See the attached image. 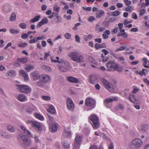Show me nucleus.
Masks as SVG:
<instances>
[{"mask_svg": "<svg viewBox=\"0 0 149 149\" xmlns=\"http://www.w3.org/2000/svg\"><path fill=\"white\" fill-rule=\"evenodd\" d=\"M102 53H104L105 55H107L108 53V52L106 49H104L102 50Z\"/></svg>", "mask_w": 149, "mask_h": 149, "instance_id": "nucleus-63", "label": "nucleus"}, {"mask_svg": "<svg viewBox=\"0 0 149 149\" xmlns=\"http://www.w3.org/2000/svg\"><path fill=\"white\" fill-rule=\"evenodd\" d=\"M81 25V23H78L76 24L74 26L73 28L72 29L73 30L75 31H76L77 30V26H79Z\"/></svg>", "mask_w": 149, "mask_h": 149, "instance_id": "nucleus-54", "label": "nucleus"}, {"mask_svg": "<svg viewBox=\"0 0 149 149\" xmlns=\"http://www.w3.org/2000/svg\"><path fill=\"white\" fill-rule=\"evenodd\" d=\"M98 77L96 75H93L90 76L89 81L93 84H95L97 81Z\"/></svg>", "mask_w": 149, "mask_h": 149, "instance_id": "nucleus-13", "label": "nucleus"}, {"mask_svg": "<svg viewBox=\"0 0 149 149\" xmlns=\"http://www.w3.org/2000/svg\"><path fill=\"white\" fill-rule=\"evenodd\" d=\"M112 100L111 99V97L107 98L105 100L104 103L105 104H108L109 103H111L112 102Z\"/></svg>", "mask_w": 149, "mask_h": 149, "instance_id": "nucleus-48", "label": "nucleus"}, {"mask_svg": "<svg viewBox=\"0 0 149 149\" xmlns=\"http://www.w3.org/2000/svg\"><path fill=\"white\" fill-rule=\"evenodd\" d=\"M34 110V109L27 106H23L22 108V111L26 112L29 114L31 113Z\"/></svg>", "mask_w": 149, "mask_h": 149, "instance_id": "nucleus-14", "label": "nucleus"}, {"mask_svg": "<svg viewBox=\"0 0 149 149\" xmlns=\"http://www.w3.org/2000/svg\"><path fill=\"white\" fill-rule=\"evenodd\" d=\"M19 27L22 29H25L26 27V24L24 23H20L19 24Z\"/></svg>", "mask_w": 149, "mask_h": 149, "instance_id": "nucleus-44", "label": "nucleus"}, {"mask_svg": "<svg viewBox=\"0 0 149 149\" xmlns=\"http://www.w3.org/2000/svg\"><path fill=\"white\" fill-rule=\"evenodd\" d=\"M10 33L13 34H16L19 33V30L13 28L10 29Z\"/></svg>", "mask_w": 149, "mask_h": 149, "instance_id": "nucleus-39", "label": "nucleus"}, {"mask_svg": "<svg viewBox=\"0 0 149 149\" xmlns=\"http://www.w3.org/2000/svg\"><path fill=\"white\" fill-rule=\"evenodd\" d=\"M67 79L68 81L71 83H77L79 82V80L77 78L72 76L68 77Z\"/></svg>", "mask_w": 149, "mask_h": 149, "instance_id": "nucleus-16", "label": "nucleus"}, {"mask_svg": "<svg viewBox=\"0 0 149 149\" xmlns=\"http://www.w3.org/2000/svg\"><path fill=\"white\" fill-rule=\"evenodd\" d=\"M63 135L65 137H69L71 136V132L70 131H68L65 129L63 134Z\"/></svg>", "mask_w": 149, "mask_h": 149, "instance_id": "nucleus-27", "label": "nucleus"}, {"mask_svg": "<svg viewBox=\"0 0 149 149\" xmlns=\"http://www.w3.org/2000/svg\"><path fill=\"white\" fill-rule=\"evenodd\" d=\"M56 60H54L53 57H51L50 58L52 62L55 63H60L61 64L59 66V68L60 70L62 72H66L69 68V63L67 61H63L61 59L60 60L59 58L58 57H56Z\"/></svg>", "mask_w": 149, "mask_h": 149, "instance_id": "nucleus-1", "label": "nucleus"}, {"mask_svg": "<svg viewBox=\"0 0 149 149\" xmlns=\"http://www.w3.org/2000/svg\"><path fill=\"white\" fill-rule=\"evenodd\" d=\"M134 8L133 7L131 6H127L125 8V10L127 12H132L134 10Z\"/></svg>", "mask_w": 149, "mask_h": 149, "instance_id": "nucleus-37", "label": "nucleus"}, {"mask_svg": "<svg viewBox=\"0 0 149 149\" xmlns=\"http://www.w3.org/2000/svg\"><path fill=\"white\" fill-rule=\"evenodd\" d=\"M130 100L132 102L134 103H137L138 101L135 97V95L133 94H130L129 96Z\"/></svg>", "mask_w": 149, "mask_h": 149, "instance_id": "nucleus-24", "label": "nucleus"}, {"mask_svg": "<svg viewBox=\"0 0 149 149\" xmlns=\"http://www.w3.org/2000/svg\"><path fill=\"white\" fill-rule=\"evenodd\" d=\"M24 133L28 136H31V134L30 132L28 130L26 129L23 131Z\"/></svg>", "mask_w": 149, "mask_h": 149, "instance_id": "nucleus-45", "label": "nucleus"}, {"mask_svg": "<svg viewBox=\"0 0 149 149\" xmlns=\"http://www.w3.org/2000/svg\"><path fill=\"white\" fill-rule=\"evenodd\" d=\"M143 64L145 67V66H147L146 65V64H147L148 62V59L146 58H143Z\"/></svg>", "mask_w": 149, "mask_h": 149, "instance_id": "nucleus-47", "label": "nucleus"}, {"mask_svg": "<svg viewBox=\"0 0 149 149\" xmlns=\"http://www.w3.org/2000/svg\"><path fill=\"white\" fill-rule=\"evenodd\" d=\"M107 67L109 71H111L116 69L117 66V65L114 63L109 61L107 65Z\"/></svg>", "mask_w": 149, "mask_h": 149, "instance_id": "nucleus-11", "label": "nucleus"}, {"mask_svg": "<svg viewBox=\"0 0 149 149\" xmlns=\"http://www.w3.org/2000/svg\"><path fill=\"white\" fill-rule=\"evenodd\" d=\"M48 111L49 113L52 114H54L55 112V110L54 107L52 106L50 107L48 110Z\"/></svg>", "mask_w": 149, "mask_h": 149, "instance_id": "nucleus-35", "label": "nucleus"}, {"mask_svg": "<svg viewBox=\"0 0 149 149\" xmlns=\"http://www.w3.org/2000/svg\"><path fill=\"white\" fill-rule=\"evenodd\" d=\"M17 61L22 63H25L27 62L28 59L27 57H25L22 58H18L17 59Z\"/></svg>", "mask_w": 149, "mask_h": 149, "instance_id": "nucleus-31", "label": "nucleus"}, {"mask_svg": "<svg viewBox=\"0 0 149 149\" xmlns=\"http://www.w3.org/2000/svg\"><path fill=\"white\" fill-rule=\"evenodd\" d=\"M118 37L122 36L123 38H126L127 37V34L125 32L122 33H119L118 34Z\"/></svg>", "mask_w": 149, "mask_h": 149, "instance_id": "nucleus-41", "label": "nucleus"}, {"mask_svg": "<svg viewBox=\"0 0 149 149\" xmlns=\"http://www.w3.org/2000/svg\"><path fill=\"white\" fill-rule=\"evenodd\" d=\"M100 24L99 23H97L96 24L95 29V31L97 32H101L105 30V28L104 27H100Z\"/></svg>", "mask_w": 149, "mask_h": 149, "instance_id": "nucleus-19", "label": "nucleus"}, {"mask_svg": "<svg viewBox=\"0 0 149 149\" xmlns=\"http://www.w3.org/2000/svg\"><path fill=\"white\" fill-rule=\"evenodd\" d=\"M145 70L144 69H142L141 71L139 72V74H140L141 76H143V75H146V72H144V70Z\"/></svg>", "mask_w": 149, "mask_h": 149, "instance_id": "nucleus-56", "label": "nucleus"}, {"mask_svg": "<svg viewBox=\"0 0 149 149\" xmlns=\"http://www.w3.org/2000/svg\"><path fill=\"white\" fill-rule=\"evenodd\" d=\"M88 60L89 62L91 64H95L96 62L94 59L91 57H89L88 58Z\"/></svg>", "mask_w": 149, "mask_h": 149, "instance_id": "nucleus-40", "label": "nucleus"}, {"mask_svg": "<svg viewBox=\"0 0 149 149\" xmlns=\"http://www.w3.org/2000/svg\"><path fill=\"white\" fill-rule=\"evenodd\" d=\"M19 136L22 138V142L21 144L24 148L27 149L28 147L31 145L32 142L30 139L28 138L26 136L22 134H20Z\"/></svg>", "mask_w": 149, "mask_h": 149, "instance_id": "nucleus-4", "label": "nucleus"}, {"mask_svg": "<svg viewBox=\"0 0 149 149\" xmlns=\"http://www.w3.org/2000/svg\"><path fill=\"white\" fill-rule=\"evenodd\" d=\"M16 86L17 89L20 92L28 93L31 91V88L27 85L16 84Z\"/></svg>", "mask_w": 149, "mask_h": 149, "instance_id": "nucleus-5", "label": "nucleus"}, {"mask_svg": "<svg viewBox=\"0 0 149 149\" xmlns=\"http://www.w3.org/2000/svg\"><path fill=\"white\" fill-rule=\"evenodd\" d=\"M27 45V44L25 42L24 43L19 44L18 45V46L20 47H26V46Z\"/></svg>", "mask_w": 149, "mask_h": 149, "instance_id": "nucleus-58", "label": "nucleus"}, {"mask_svg": "<svg viewBox=\"0 0 149 149\" xmlns=\"http://www.w3.org/2000/svg\"><path fill=\"white\" fill-rule=\"evenodd\" d=\"M126 47H120L116 49L115 51L116 52H118L120 51H122Z\"/></svg>", "mask_w": 149, "mask_h": 149, "instance_id": "nucleus-52", "label": "nucleus"}, {"mask_svg": "<svg viewBox=\"0 0 149 149\" xmlns=\"http://www.w3.org/2000/svg\"><path fill=\"white\" fill-rule=\"evenodd\" d=\"M148 129V126L146 125H143L141 127V130L142 131H145Z\"/></svg>", "mask_w": 149, "mask_h": 149, "instance_id": "nucleus-50", "label": "nucleus"}, {"mask_svg": "<svg viewBox=\"0 0 149 149\" xmlns=\"http://www.w3.org/2000/svg\"><path fill=\"white\" fill-rule=\"evenodd\" d=\"M16 98L19 101L21 102H23L27 100L26 96L22 94H19L17 96Z\"/></svg>", "mask_w": 149, "mask_h": 149, "instance_id": "nucleus-18", "label": "nucleus"}, {"mask_svg": "<svg viewBox=\"0 0 149 149\" xmlns=\"http://www.w3.org/2000/svg\"><path fill=\"white\" fill-rule=\"evenodd\" d=\"M95 101L92 99L87 97L85 101L86 104L88 106H91L95 104Z\"/></svg>", "mask_w": 149, "mask_h": 149, "instance_id": "nucleus-15", "label": "nucleus"}, {"mask_svg": "<svg viewBox=\"0 0 149 149\" xmlns=\"http://www.w3.org/2000/svg\"><path fill=\"white\" fill-rule=\"evenodd\" d=\"M51 80V78L49 75L43 74L40 75V80L36 82V84L39 87H43L45 86L46 84L50 82Z\"/></svg>", "mask_w": 149, "mask_h": 149, "instance_id": "nucleus-3", "label": "nucleus"}, {"mask_svg": "<svg viewBox=\"0 0 149 149\" xmlns=\"http://www.w3.org/2000/svg\"><path fill=\"white\" fill-rule=\"evenodd\" d=\"M139 91V89H138L137 88H135L133 89V91H132V92L133 93H136Z\"/></svg>", "mask_w": 149, "mask_h": 149, "instance_id": "nucleus-64", "label": "nucleus"}, {"mask_svg": "<svg viewBox=\"0 0 149 149\" xmlns=\"http://www.w3.org/2000/svg\"><path fill=\"white\" fill-rule=\"evenodd\" d=\"M34 68V66L31 65H28L26 68V70L27 72H29L33 70Z\"/></svg>", "mask_w": 149, "mask_h": 149, "instance_id": "nucleus-33", "label": "nucleus"}, {"mask_svg": "<svg viewBox=\"0 0 149 149\" xmlns=\"http://www.w3.org/2000/svg\"><path fill=\"white\" fill-rule=\"evenodd\" d=\"M90 119L93 123L94 129H97L100 126L99 121L98 118L95 115H92L90 116Z\"/></svg>", "mask_w": 149, "mask_h": 149, "instance_id": "nucleus-9", "label": "nucleus"}, {"mask_svg": "<svg viewBox=\"0 0 149 149\" xmlns=\"http://www.w3.org/2000/svg\"><path fill=\"white\" fill-rule=\"evenodd\" d=\"M102 83L105 88L108 91L113 92L114 91V85L111 83L109 82L108 81L104 79L102 80Z\"/></svg>", "mask_w": 149, "mask_h": 149, "instance_id": "nucleus-6", "label": "nucleus"}, {"mask_svg": "<svg viewBox=\"0 0 149 149\" xmlns=\"http://www.w3.org/2000/svg\"><path fill=\"white\" fill-rule=\"evenodd\" d=\"M34 116L36 118L41 120H43L44 119L43 117L38 113H35Z\"/></svg>", "mask_w": 149, "mask_h": 149, "instance_id": "nucleus-30", "label": "nucleus"}, {"mask_svg": "<svg viewBox=\"0 0 149 149\" xmlns=\"http://www.w3.org/2000/svg\"><path fill=\"white\" fill-rule=\"evenodd\" d=\"M64 37L67 39H69L71 38L70 35L68 33H66L64 35Z\"/></svg>", "mask_w": 149, "mask_h": 149, "instance_id": "nucleus-59", "label": "nucleus"}, {"mask_svg": "<svg viewBox=\"0 0 149 149\" xmlns=\"http://www.w3.org/2000/svg\"><path fill=\"white\" fill-rule=\"evenodd\" d=\"M32 75L33 77V79L36 81L39 78L40 79V75L39 74V73L38 71H35L32 73Z\"/></svg>", "mask_w": 149, "mask_h": 149, "instance_id": "nucleus-23", "label": "nucleus"}, {"mask_svg": "<svg viewBox=\"0 0 149 149\" xmlns=\"http://www.w3.org/2000/svg\"><path fill=\"white\" fill-rule=\"evenodd\" d=\"M6 129L9 132L13 133L16 131V129L13 125L10 124H7L6 125Z\"/></svg>", "mask_w": 149, "mask_h": 149, "instance_id": "nucleus-17", "label": "nucleus"}, {"mask_svg": "<svg viewBox=\"0 0 149 149\" xmlns=\"http://www.w3.org/2000/svg\"><path fill=\"white\" fill-rule=\"evenodd\" d=\"M48 22V19L47 18H44L40 22L38 23L37 25V27L39 28L40 26L44 24H47Z\"/></svg>", "mask_w": 149, "mask_h": 149, "instance_id": "nucleus-22", "label": "nucleus"}, {"mask_svg": "<svg viewBox=\"0 0 149 149\" xmlns=\"http://www.w3.org/2000/svg\"><path fill=\"white\" fill-rule=\"evenodd\" d=\"M11 9V6L9 4H6L3 7V9L4 12L8 13L10 12Z\"/></svg>", "mask_w": 149, "mask_h": 149, "instance_id": "nucleus-21", "label": "nucleus"}, {"mask_svg": "<svg viewBox=\"0 0 149 149\" xmlns=\"http://www.w3.org/2000/svg\"><path fill=\"white\" fill-rule=\"evenodd\" d=\"M104 13L103 11L102 10H100L97 11L96 13V17L97 18H100L103 15Z\"/></svg>", "mask_w": 149, "mask_h": 149, "instance_id": "nucleus-28", "label": "nucleus"}, {"mask_svg": "<svg viewBox=\"0 0 149 149\" xmlns=\"http://www.w3.org/2000/svg\"><path fill=\"white\" fill-rule=\"evenodd\" d=\"M26 123L27 124H31L32 127L36 129L38 131H41L42 130L41 124L37 121L29 120L26 121Z\"/></svg>", "mask_w": 149, "mask_h": 149, "instance_id": "nucleus-7", "label": "nucleus"}, {"mask_svg": "<svg viewBox=\"0 0 149 149\" xmlns=\"http://www.w3.org/2000/svg\"><path fill=\"white\" fill-rule=\"evenodd\" d=\"M95 19V18L93 16L90 17L88 19V21L89 22H92Z\"/></svg>", "mask_w": 149, "mask_h": 149, "instance_id": "nucleus-55", "label": "nucleus"}, {"mask_svg": "<svg viewBox=\"0 0 149 149\" xmlns=\"http://www.w3.org/2000/svg\"><path fill=\"white\" fill-rule=\"evenodd\" d=\"M40 17V15L36 16L34 18L31 19V22L32 23L37 22L39 20Z\"/></svg>", "mask_w": 149, "mask_h": 149, "instance_id": "nucleus-32", "label": "nucleus"}, {"mask_svg": "<svg viewBox=\"0 0 149 149\" xmlns=\"http://www.w3.org/2000/svg\"><path fill=\"white\" fill-rule=\"evenodd\" d=\"M42 68L46 71L51 72L52 70L51 68L49 66L46 65H43L42 66Z\"/></svg>", "mask_w": 149, "mask_h": 149, "instance_id": "nucleus-34", "label": "nucleus"}, {"mask_svg": "<svg viewBox=\"0 0 149 149\" xmlns=\"http://www.w3.org/2000/svg\"><path fill=\"white\" fill-rule=\"evenodd\" d=\"M71 59L76 62L82 63L84 61L83 56L79 53L77 52H72L68 55Z\"/></svg>", "mask_w": 149, "mask_h": 149, "instance_id": "nucleus-2", "label": "nucleus"}, {"mask_svg": "<svg viewBox=\"0 0 149 149\" xmlns=\"http://www.w3.org/2000/svg\"><path fill=\"white\" fill-rule=\"evenodd\" d=\"M146 11V10L144 9H142L140 10L139 11L140 15H142L145 13Z\"/></svg>", "mask_w": 149, "mask_h": 149, "instance_id": "nucleus-61", "label": "nucleus"}, {"mask_svg": "<svg viewBox=\"0 0 149 149\" xmlns=\"http://www.w3.org/2000/svg\"><path fill=\"white\" fill-rule=\"evenodd\" d=\"M42 98L45 100H50L51 98L49 96H42Z\"/></svg>", "mask_w": 149, "mask_h": 149, "instance_id": "nucleus-46", "label": "nucleus"}, {"mask_svg": "<svg viewBox=\"0 0 149 149\" xmlns=\"http://www.w3.org/2000/svg\"><path fill=\"white\" fill-rule=\"evenodd\" d=\"M93 37V36L91 34L85 36L84 37V40L85 41H87L88 39H91Z\"/></svg>", "mask_w": 149, "mask_h": 149, "instance_id": "nucleus-43", "label": "nucleus"}, {"mask_svg": "<svg viewBox=\"0 0 149 149\" xmlns=\"http://www.w3.org/2000/svg\"><path fill=\"white\" fill-rule=\"evenodd\" d=\"M28 36L26 33H23L21 35V38L23 39H25L27 38Z\"/></svg>", "mask_w": 149, "mask_h": 149, "instance_id": "nucleus-53", "label": "nucleus"}, {"mask_svg": "<svg viewBox=\"0 0 149 149\" xmlns=\"http://www.w3.org/2000/svg\"><path fill=\"white\" fill-rule=\"evenodd\" d=\"M56 15V13L55 12H53L52 14L48 16V18L50 19H51L53 17H54Z\"/></svg>", "mask_w": 149, "mask_h": 149, "instance_id": "nucleus-62", "label": "nucleus"}, {"mask_svg": "<svg viewBox=\"0 0 149 149\" xmlns=\"http://www.w3.org/2000/svg\"><path fill=\"white\" fill-rule=\"evenodd\" d=\"M120 13L118 10H116L114 12H113L111 13L112 15L117 16L120 15Z\"/></svg>", "mask_w": 149, "mask_h": 149, "instance_id": "nucleus-42", "label": "nucleus"}, {"mask_svg": "<svg viewBox=\"0 0 149 149\" xmlns=\"http://www.w3.org/2000/svg\"><path fill=\"white\" fill-rule=\"evenodd\" d=\"M60 7L58 6L57 5H55L53 7V9L54 11L58 12L59 11Z\"/></svg>", "mask_w": 149, "mask_h": 149, "instance_id": "nucleus-49", "label": "nucleus"}, {"mask_svg": "<svg viewBox=\"0 0 149 149\" xmlns=\"http://www.w3.org/2000/svg\"><path fill=\"white\" fill-rule=\"evenodd\" d=\"M102 56H103L102 57V61L104 63L106 62L108 60L107 57L103 56V54H102Z\"/></svg>", "mask_w": 149, "mask_h": 149, "instance_id": "nucleus-60", "label": "nucleus"}, {"mask_svg": "<svg viewBox=\"0 0 149 149\" xmlns=\"http://www.w3.org/2000/svg\"><path fill=\"white\" fill-rule=\"evenodd\" d=\"M66 105L68 109L70 111L73 110L74 108V105L72 100L70 97H68L67 98Z\"/></svg>", "mask_w": 149, "mask_h": 149, "instance_id": "nucleus-10", "label": "nucleus"}, {"mask_svg": "<svg viewBox=\"0 0 149 149\" xmlns=\"http://www.w3.org/2000/svg\"><path fill=\"white\" fill-rule=\"evenodd\" d=\"M62 144L65 148H68L70 147V144L67 141H63L62 142Z\"/></svg>", "mask_w": 149, "mask_h": 149, "instance_id": "nucleus-36", "label": "nucleus"}, {"mask_svg": "<svg viewBox=\"0 0 149 149\" xmlns=\"http://www.w3.org/2000/svg\"><path fill=\"white\" fill-rule=\"evenodd\" d=\"M75 41L76 42L78 43L80 42V38L78 35H76L75 36Z\"/></svg>", "mask_w": 149, "mask_h": 149, "instance_id": "nucleus-57", "label": "nucleus"}, {"mask_svg": "<svg viewBox=\"0 0 149 149\" xmlns=\"http://www.w3.org/2000/svg\"><path fill=\"white\" fill-rule=\"evenodd\" d=\"M58 125L55 122H52L49 125V131L52 132H55L57 131Z\"/></svg>", "mask_w": 149, "mask_h": 149, "instance_id": "nucleus-12", "label": "nucleus"}, {"mask_svg": "<svg viewBox=\"0 0 149 149\" xmlns=\"http://www.w3.org/2000/svg\"><path fill=\"white\" fill-rule=\"evenodd\" d=\"M1 135L3 137L7 139H10L11 138V136L6 132H3Z\"/></svg>", "mask_w": 149, "mask_h": 149, "instance_id": "nucleus-29", "label": "nucleus"}, {"mask_svg": "<svg viewBox=\"0 0 149 149\" xmlns=\"http://www.w3.org/2000/svg\"><path fill=\"white\" fill-rule=\"evenodd\" d=\"M19 72L22 74L24 77L25 81H27L29 79L28 74L26 73L24 70H19Z\"/></svg>", "mask_w": 149, "mask_h": 149, "instance_id": "nucleus-25", "label": "nucleus"}, {"mask_svg": "<svg viewBox=\"0 0 149 149\" xmlns=\"http://www.w3.org/2000/svg\"><path fill=\"white\" fill-rule=\"evenodd\" d=\"M143 141L140 139L136 138L132 141L131 145L135 149L139 148L142 145Z\"/></svg>", "mask_w": 149, "mask_h": 149, "instance_id": "nucleus-8", "label": "nucleus"}, {"mask_svg": "<svg viewBox=\"0 0 149 149\" xmlns=\"http://www.w3.org/2000/svg\"><path fill=\"white\" fill-rule=\"evenodd\" d=\"M16 19V15L15 13H12L11 15L10 18V20L11 21H15Z\"/></svg>", "mask_w": 149, "mask_h": 149, "instance_id": "nucleus-38", "label": "nucleus"}, {"mask_svg": "<svg viewBox=\"0 0 149 149\" xmlns=\"http://www.w3.org/2000/svg\"><path fill=\"white\" fill-rule=\"evenodd\" d=\"M82 140V138L79 135H77L75 139V142L78 145H80L81 144Z\"/></svg>", "mask_w": 149, "mask_h": 149, "instance_id": "nucleus-26", "label": "nucleus"}, {"mask_svg": "<svg viewBox=\"0 0 149 149\" xmlns=\"http://www.w3.org/2000/svg\"><path fill=\"white\" fill-rule=\"evenodd\" d=\"M82 8L84 10L86 11H90L91 10L92 8L91 7H88L87 8H85L84 7H82Z\"/></svg>", "mask_w": 149, "mask_h": 149, "instance_id": "nucleus-51", "label": "nucleus"}, {"mask_svg": "<svg viewBox=\"0 0 149 149\" xmlns=\"http://www.w3.org/2000/svg\"><path fill=\"white\" fill-rule=\"evenodd\" d=\"M16 75V72L15 71L13 70H10L8 71L6 74V77H15Z\"/></svg>", "mask_w": 149, "mask_h": 149, "instance_id": "nucleus-20", "label": "nucleus"}]
</instances>
